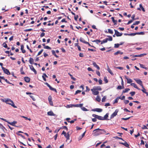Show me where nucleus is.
Returning <instances> with one entry per match:
<instances>
[{
    "label": "nucleus",
    "instance_id": "obj_52",
    "mask_svg": "<svg viewBox=\"0 0 148 148\" xmlns=\"http://www.w3.org/2000/svg\"><path fill=\"white\" fill-rule=\"evenodd\" d=\"M108 32L111 34H112L113 33V31L110 29H108Z\"/></svg>",
    "mask_w": 148,
    "mask_h": 148
},
{
    "label": "nucleus",
    "instance_id": "obj_15",
    "mask_svg": "<svg viewBox=\"0 0 148 148\" xmlns=\"http://www.w3.org/2000/svg\"><path fill=\"white\" fill-rule=\"evenodd\" d=\"M24 79L25 82L27 83L29 82L30 80V78L27 77H24Z\"/></svg>",
    "mask_w": 148,
    "mask_h": 148
},
{
    "label": "nucleus",
    "instance_id": "obj_14",
    "mask_svg": "<svg viewBox=\"0 0 148 148\" xmlns=\"http://www.w3.org/2000/svg\"><path fill=\"white\" fill-rule=\"evenodd\" d=\"M130 85L133 86L134 88H136L138 90H140V89L137 87V85L134 83H131Z\"/></svg>",
    "mask_w": 148,
    "mask_h": 148
},
{
    "label": "nucleus",
    "instance_id": "obj_36",
    "mask_svg": "<svg viewBox=\"0 0 148 148\" xmlns=\"http://www.w3.org/2000/svg\"><path fill=\"white\" fill-rule=\"evenodd\" d=\"M96 100L98 102H100L101 101V98L99 96H97L96 99Z\"/></svg>",
    "mask_w": 148,
    "mask_h": 148
},
{
    "label": "nucleus",
    "instance_id": "obj_21",
    "mask_svg": "<svg viewBox=\"0 0 148 148\" xmlns=\"http://www.w3.org/2000/svg\"><path fill=\"white\" fill-rule=\"evenodd\" d=\"M95 88V90H97L100 91L102 89L101 87L99 86H95L93 87Z\"/></svg>",
    "mask_w": 148,
    "mask_h": 148
},
{
    "label": "nucleus",
    "instance_id": "obj_60",
    "mask_svg": "<svg viewBox=\"0 0 148 148\" xmlns=\"http://www.w3.org/2000/svg\"><path fill=\"white\" fill-rule=\"evenodd\" d=\"M60 130V128H59L58 129V130H55L54 131V132L55 133H58V132Z\"/></svg>",
    "mask_w": 148,
    "mask_h": 148
},
{
    "label": "nucleus",
    "instance_id": "obj_1",
    "mask_svg": "<svg viewBox=\"0 0 148 148\" xmlns=\"http://www.w3.org/2000/svg\"><path fill=\"white\" fill-rule=\"evenodd\" d=\"M106 132L104 129L97 128L93 131L92 134L93 136H96L102 134H105Z\"/></svg>",
    "mask_w": 148,
    "mask_h": 148
},
{
    "label": "nucleus",
    "instance_id": "obj_13",
    "mask_svg": "<svg viewBox=\"0 0 148 148\" xmlns=\"http://www.w3.org/2000/svg\"><path fill=\"white\" fill-rule=\"evenodd\" d=\"M120 143L124 145L126 147H129V145L127 143L126 141H125L124 143Z\"/></svg>",
    "mask_w": 148,
    "mask_h": 148
},
{
    "label": "nucleus",
    "instance_id": "obj_62",
    "mask_svg": "<svg viewBox=\"0 0 148 148\" xmlns=\"http://www.w3.org/2000/svg\"><path fill=\"white\" fill-rule=\"evenodd\" d=\"M133 21L132 20H130L127 23V25H128L132 23Z\"/></svg>",
    "mask_w": 148,
    "mask_h": 148
},
{
    "label": "nucleus",
    "instance_id": "obj_40",
    "mask_svg": "<svg viewBox=\"0 0 148 148\" xmlns=\"http://www.w3.org/2000/svg\"><path fill=\"white\" fill-rule=\"evenodd\" d=\"M137 35H144L145 34V32H136Z\"/></svg>",
    "mask_w": 148,
    "mask_h": 148
},
{
    "label": "nucleus",
    "instance_id": "obj_9",
    "mask_svg": "<svg viewBox=\"0 0 148 148\" xmlns=\"http://www.w3.org/2000/svg\"><path fill=\"white\" fill-rule=\"evenodd\" d=\"M134 79L137 84L140 85L141 86H143V85L142 82L140 79Z\"/></svg>",
    "mask_w": 148,
    "mask_h": 148
},
{
    "label": "nucleus",
    "instance_id": "obj_31",
    "mask_svg": "<svg viewBox=\"0 0 148 148\" xmlns=\"http://www.w3.org/2000/svg\"><path fill=\"white\" fill-rule=\"evenodd\" d=\"M108 69H107V70L112 75H114V74L112 73V71L111 70V69L109 68L108 66Z\"/></svg>",
    "mask_w": 148,
    "mask_h": 148
},
{
    "label": "nucleus",
    "instance_id": "obj_61",
    "mask_svg": "<svg viewBox=\"0 0 148 148\" xmlns=\"http://www.w3.org/2000/svg\"><path fill=\"white\" fill-rule=\"evenodd\" d=\"M140 67L143 68H144L146 69V67H144V65L143 64H140Z\"/></svg>",
    "mask_w": 148,
    "mask_h": 148
},
{
    "label": "nucleus",
    "instance_id": "obj_3",
    "mask_svg": "<svg viewBox=\"0 0 148 148\" xmlns=\"http://www.w3.org/2000/svg\"><path fill=\"white\" fill-rule=\"evenodd\" d=\"M91 91L92 92V94L95 95H97L99 94V92L97 90H95V89L93 87V88L91 89Z\"/></svg>",
    "mask_w": 148,
    "mask_h": 148
},
{
    "label": "nucleus",
    "instance_id": "obj_18",
    "mask_svg": "<svg viewBox=\"0 0 148 148\" xmlns=\"http://www.w3.org/2000/svg\"><path fill=\"white\" fill-rule=\"evenodd\" d=\"M92 64L98 70H99L100 69L99 67L96 64V62H93Z\"/></svg>",
    "mask_w": 148,
    "mask_h": 148
},
{
    "label": "nucleus",
    "instance_id": "obj_25",
    "mask_svg": "<svg viewBox=\"0 0 148 148\" xmlns=\"http://www.w3.org/2000/svg\"><path fill=\"white\" fill-rule=\"evenodd\" d=\"M109 114L108 113H107L104 116V117H103V120H109L108 119H107V118Z\"/></svg>",
    "mask_w": 148,
    "mask_h": 148
},
{
    "label": "nucleus",
    "instance_id": "obj_47",
    "mask_svg": "<svg viewBox=\"0 0 148 148\" xmlns=\"http://www.w3.org/2000/svg\"><path fill=\"white\" fill-rule=\"evenodd\" d=\"M43 49H41L40 51L38 53V54H37V56L40 55L43 52Z\"/></svg>",
    "mask_w": 148,
    "mask_h": 148
},
{
    "label": "nucleus",
    "instance_id": "obj_37",
    "mask_svg": "<svg viewBox=\"0 0 148 148\" xmlns=\"http://www.w3.org/2000/svg\"><path fill=\"white\" fill-rule=\"evenodd\" d=\"M60 129H65L67 131L68 130V129L67 128V127L66 126H62L60 128Z\"/></svg>",
    "mask_w": 148,
    "mask_h": 148
},
{
    "label": "nucleus",
    "instance_id": "obj_38",
    "mask_svg": "<svg viewBox=\"0 0 148 148\" xmlns=\"http://www.w3.org/2000/svg\"><path fill=\"white\" fill-rule=\"evenodd\" d=\"M119 99V98L118 97H117L116 98V99L115 100V101L114 102V103H116L118 102V101Z\"/></svg>",
    "mask_w": 148,
    "mask_h": 148
},
{
    "label": "nucleus",
    "instance_id": "obj_4",
    "mask_svg": "<svg viewBox=\"0 0 148 148\" xmlns=\"http://www.w3.org/2000/svg\"><path fill=\"white\" fill-rule=\"evenodd\" d=\"M0 119L1 120H3V121H5L7 122L8 124H10V125H12L13 126H15V127H18V126H16L15 124H14V123L13 122H10L8 121H7L6 119H3V118H0Z\"/></svg>",
    "mask_w": 148,
    "mask_h": 148
},
{
    "label": "nucleus",
    "instance_id": "obj_63",
    "mask_svg": "<svg viewBox=\"0 0 148 148\" xmlns=\"http://www.w3.org/2000/svg\"><path fill=\"white\" fill-rule=\"evenodd\" d=\"M63 53H65L66 52V50H65L63 47H62L61 49Z\"/></svg>",
    "mask_w": 148,
    "mask_h": 148
},
{
    "label": "nucleus",
    "instance_id": "obj_8",
    "mask_svg": "<svg viewBox=\"0 0 148 148\" xmlns=\"http://www.w3.org/2000/svg\"><path fill=\"white\" fill-rule=\"evenodd\" d=\"M118 111L119 110L118 109H116L114 112V113L111 115L110 119H112L113 118L114 116H116L117 115Z\"/></svg>",
    "mask_w": 148,
    "mask_h": 148
},
{
    "label": "nucleus",
    "instance_id": "obj_26",
    "mask_svg": "<svg viewBox=\"0 0 148 148\" xmlns=\"http://www.w3.org/2000/svg\"><path fill=\"white\" fill-rule=\"evenodd\" d=\"M29 62L31 64H34V60L33 58H29Z\"/></svg>",
    "mask_w": 148,
    "mask_h": 148
},
{
    "label": "nucleus",
    "instance_id": "obj_39",
    "mask_svg": "<svg viewBox=\"0 0 148 148\" xmlns=\"http://www.w3.org/2000/svg\"><path fill=\"white\" fill-rule=\"evenodd\" d=\"M104 81L106 83H107L108 82V80L107 79L106 77H104Z\"/></svg>",
    "mask_w": 148,
    "mask_h": 148
},
{
    "label": "nucleus",
    "instance_id": "obj_27",
    "mask_svg": "<svg viewBox=\"0 0 148 148\" xmlns=\"http://www.w3.org/2000/svg\"><path fill=\"white\" fill-rule=\"evenodd\" d=\"M51 52L52 53V54L54 55L56 58H58L59 56L56 55V53L55 51L54 50H52L51 51Z\"/></svg>",
    "mask_w": 148,
    "mask_h": 148
},
{
    "label": "nucleus",
    "instance_id": "obj_6",
    "mask_svg": "<svg viewBox=\"0 0 148 148\" xmlns=\"http://www.w3.org/2000/svg\"><path fill=\"white\" fill-rule=\"evenodd\" d=\"M92 116L93 117H95L96 118H97L99 120H103V117L96 115L95 114H93Z\"/></svg>",
    "mask_w": 148,
    "mask_h": 148
},
{
    "label": "nucleus",
    "instance_id": "obj_48",
    "mask_svg": "<svg viewBox=\"0 0 148 148\" xmlns=\"http://www.w3.org/2000/svg\"><path fill=\"white\" fill-rule=\"evenodd\" d=\"M3 45L4 47L5 48H7V45L5 42L3 43Z\"/></svg>",
    "mask_w": 148,
    "mask_h": 148
},
{
    "label": "nucleus",
    "instance_id": "obj_59",
    "mask_svg": "<svg viewBox=\"0 0 148 148\" xmlns=\"http://www.w3.org/2000/svg\"><path fill=\"white\" fill-rule=\"evenodd\" d=\"M99 84L100 85L102 84V81L101 79H99Z\"/></svg>",
    "mask_w": 148,
    "mask_h": 148
},
{
    "label": "nucleus",
    "instance_id": "obj_35",
    "mask_svg": "<svg viewBox=\"0 0 148 148\" xmlns=\"http://www.w3.org/2000/svg\"><path fill=\"white\" fill-rule=\"evenodd\" d=\"M140 8L142 9V10L143 12H145V10L144 8L143 7L142 5V4H140L139 5Z\"/></svg>",
    "mask_w": 148,
    "mask_h": 148
},
{
    "label": "nucleus",
    "instance_id": "obj_10",
    "mask_svg": "<svg viewBox=\"0 0 148 148\" xmlns=\"http://www.w3.org/2000/svg\"><path fill=\"white\" fill-rule=\"evenodd\" d=\"M114 31L115 32V34L117 36H121L123 34L122 33H119L117 30L114 29Z\"/></svg>",
    "mask_w": 148,
    "mask_h": 148
},
{
    "label": "nucleus",
    "instance_id": "obj_5",
    "mask_svg": "<svg viewBox=\"0 0 148 148\" xmlns=\"http://www.w3.org/2000/svg\"><path fill=\"white\" fill-rule=\"evenodd\" d=\"M2 70L5 73L8 75H10V71L7 69H6V68L3 67V66L2 67Z\"/></svg>",
    "mask_w": 148,
    "mask_h": 148
},
{
    "label": "nucleus",
    "instance_id": "obj_64",
    "mask_svg": "<svg viewBox=\"0 0 148 148\" xmlns=\"http://www.w3.org/2000/svg\"><path fill=\"white\" fill-rule=\"evenodd\" d=\"M96 73L97 75H98L99 76H100V72L98 71H96Z\"/></svg>",
    "mask_w": 148,
    "mask_h": 148
},
{
    "label": "nucleus",
    "instance_id": "obj_17",
    "mask_svg": "<svg viewBox=\"0 0 148 148\" xmlns=\"http://www.w3.org/2000/svg\"><path fill=\"white\" fill-rule=\"evenodd\" d=\"M47 114L49 116H55V114H54L52 111H50L48 112Z\"/></svg>",
    "mask_w": 148,
    "mask_h": 148
},
{
    "label": "nucleus",
    "instance_id": "obj_23",
    "mask_svg": "<svg viewBox=\"0 0 148 148\" xmlns=\"http://www.w3.org/2000/svg\"><path fill=\"white\" fill-rule=\"evenodd\" d=\"M111 19H112L113 23H114V25H117V21L115 20L114 18L113 17H111Z\"/></svg>",
    "mask_w": 148,
    "mask_h": 148
},
{
    "label": "nucleus",
    "instance_id": "obj_12",
    "mask_svg": "<svg viewBox=\"0 0 148 148\" xmlns=\"http://www.w3.org/2000/svg\"><path fill=\"white\" fill-rule=\"evenodd\" d=\"M29 67L30 69L35 74H36L37 73V72L34 68L33 66L32 65H29Z\"/></svg>",
    "mask_w": 148,
    "mask_h": 148
},
{
    "label": "nucleus",
    "instance_id": "obj_28",
    "mask_svg": "<svg viewBox=\"0 0 148 148\" xmlns=\"http://www.w3.org/2000/svg\"><path fill=\"white\" fill-rule=\"evenodd\" d=\"M123 52H121L119 51H117L116 52H115L114 53V55H117L119 54H123Z\"/></svg>",
    "mask_w": 148,
    "mask_h": 148
},
{
    "label": "nucleus",
    "instance_id": "obj_55",
    "mask_svg": "<svg viewBox=\"0 0 148 148\" xmlns=\"http://www.w3.org/2000/svg\"><path fill=\"white\" fill-rule=\"evenodd\" d=\"M81 92V91L79 90H77L75 92V95H76L78 93Z\"/></svg>",
    "mask_w": 148,
    "mask_h": 148
},
{
    "label": "nucleus",
    "instance_id": "obj_43",
    "mask_svg": "<svg viewBox=\"0 0 148 148\" xmlns=\"http://www.w3.org/2000/svg\"><path fill=\"white\" fill-rule=\"evenodd\" d=\"M20 71H21V74L24 75V74H25V73L23 71V68H21L20 69Z\"/></svg>",
    "mask_w": 148,
    "mask_h": 148
},
{
    "label": "nucleus",
    "instance_id": "obj_32",
    "mask_svg": "<svg viewBox=\"0 0 148 148\" xmlns=\"http://www.w3.org/2000/svg\"><path fill=\"white\" fill-rule=\"evenodd\" d=\"M124 86H123V85L122 86H118V87H117V89H124Z\"/></svg>",
    "mask_w": 148,
    "mask_h": 148
},
{
    "label": "nucleus",
    "instance_id": "obj_50",
    "mask_svg": "<svg viewBox=\"0 0 148 148\" xmlns=\"http://www.w3.org/2000/svg\"><path fill=\"white\" fill-rule=\"evenodd\" d=\"M108 37H109V38H108V40L109 41H111L112 40V38L111 36H108Z\"/></svg>",
    "mask_w": 148,
    "mask_h": 148
},
{
    "label": "nucleus",
    "instance_id": "obj_49",
    "mask_svg": "<svg viewBox=\"0 0 148 148\" xmlns=\"http://www.w3.org/2000/svg\"><path fill=\"white\" fill-rule=\"evenodd\" d=\"M135 14H133L131 18H132V20H133V21H134L135 20H136V18H135Z\"/></svg>",
    "mask_w": 148,
    "mask_h": 148
},
{
    "label": "nucleus",
    "instance_id": "obj_58",
    "mask_svg": "<svg viewBox=\"0 0 148 148\" xmlns=\"http://www.w3.org/2000/svg\"><path fill=\"white\" fill-rule=\"evenodd\" d=\"M32 30V29H26L24 30V31L25 32H28V31H30Z\"/></svg>",
    "mask_w": 148,
    "mask_h": 148
},
{
    "label": "nucleus",
    "instance_id": "obj_33",
    "mask_svg": "<svg viewBox=\"0 0 148 148\" xmlns=\"http://www.w3.org/2000/svg\"><path fill=\"white\" fill-rule=\"evenodd\" d=\"M130 90V89L129 88H126L123 91V93H125L127 92L128 91Z\"/></svg>",
    "mask_w": 148,
    "mask_h": 148
},
{
    "label": "nucleus",
    "instance_id": "obj_20",
    "mask_svg": "<svg viewBox=\"0 0 148 148\" xmlns=\"http://www.w3.org/2000/svg\"><path fill=\"white\" fill-rule=\"evenodd\" d=\"M24 46L23 45H21V50L22 51V52L23 53H25L26 52V51L24 49Z\"/></svg>",
    "mask_w": 148,
    "mask_h": 148
},
{
    "label": "nucleus",
    "instance_id": "obj_7",
    "mask_svg": "<svg viewBox=\"0 0 148 148\" xmlns=\"http://www.w3.org/2000/svg\"><path fill=\"white\" fill-rule=\"evenodd\" d=\"M45 84H46L48 87H49L50 89L51 90H53L55 91L56 92H57L56 90V89L53 88L51 87V86L47 83L46 82L45 83Z\"/></svg>",
    "mask_w": 148,
    "mask_h": 148
},
{
    "label": "nucleus",
    "instance_id": "obj_19",
    "mask_svg": "<svg viewBox=\"0 0 148 148\" xmlns=\"http://www.w3.org/2000/svg\"><path fill=\"white\" fill-rule=\"evenodd\" d=\"M66 139V141L68 140H69L70 139V135L69 132H68L64 136Z\"/></svg>",
    "mask_w": 148,
    "mask_h": 148
},
{
    "label": "nucleus",
    "instance_id": "obj_22",
    "mask_svg": "<svg viewBox=\"0 0 148 148\" xmlns=\"http://www.w3.org/2000/svg\"><path fill=\"white\" fill-rule=\"evenodd\" d=\"M141 86L142 88V89L141 90L144 93L147 94V95H148V93L146 91V90L144 88L143 85Z\"/></svg>",
    "mask_w": 148,
    "mask_h": 148
},
{
    "label": "nucleus",
    "instance_id": "obj_45",
    "mask_svg": "<svg viewBox=\"0 0 148 148\" xmlns=\"http://www.w3.org/2000/svg\"><path fill=\"white\" fill-rule=\"evenodd\" d=\"M119 44H118V43L115 44H114V47L116 48H117L119 47Z\"/></svg>",
    "mask_w": 148,
    "mask_h": 148
},
{
    "label": "nucleus",
    "instance_id": "obj_29",
    "mask_svg": "<svg viewBox=\"0 0 148 148\" xmlns=\"http://www.w3.org/2000/svg\"><path fill=\"white\" fill-rule=\"evenodd\" d=\"M92 42H95L97 44H98L99 43L101 42V41L100 40L97 39L94 40H92Z\"/></svg>",
    "mask_w": 148,
    "mask_h": 148
},
{
    "label": "nucleus",
    "instance_id": "obj_54",
    "mask_svg": "<svg viewBox=\"0 0 148 148\" xmlns=\"http://www.w3.org/2000/svg\"><path fill=\"white\" fill-rule=\"evenodd\" d=\"M132 116H131L132 117ZM131 117H128V118H121V119L122 120H128Z\"/></svg>",
    "mask_w": 148,
    "mask_h": 148
},
{
    "label": "nucleus",
    "instance_id": "obj_11",
    "mask_svg": "<svg viewBox=\"0 0 148 148\" xmlns=\"http://www.w3.org/2000/svg\"><path fill=\"white\" fill-rule=\"evenodd\" d=\"M125 78L127 79V83L128 84H130L131 82H132V79H131L130 78H127V77L126 76H125Z\"/></svg>",
    "mask_w": 148,
    "mask_h": 148
},
{
    "label": "nucleus",
    "instance_id": "obj_57",
    "mask_svg": "<svg viewBox=\"0 0 148 148\" xmlns=\"http://www.w3.org/2000/svg\"><path fill=\"white\" fill-rule=\"evenodd\" d=\"M116 68L120 70H123V67L120 66L117 67H116Z\"/></svg>",
    "mask_w": 148,
    "mask_h": 148
},
{
    "label": "nucleus",
    "instance_id": "obj_2",
    "mask_svg": "<svg viewBox=\"0 0 148 148\" xmlns=\"http://www.w3.org/2000/svg\"><path fill=\"white\" fill-rule=\"evenodd\" d=\"M3 101L5 102L7 104L11 106L14 108H17V107L15 105L13 101L9 98L7 99H5L3 100Z\"/></svg>",
    "mask_w": 148,
    "mask_h": 148
},
{
    "label": "nucleus",
    "instance_id": "obj_41",
    "mask_svg": "<svg viewBox=\"0 0 148 148\" xmlns=\"http://www.w3.org/2000/svg\"><path fill=\"white\" fill-rule=\"evenodd\" d=\"M136 35H137V33H131L129 34V36H133Z\"/></svg>",
    "mask_w": 148,
    "mask_h": 148
},
{
    "label": "nucleus",
    "instance_id": "obj_24",
    "mask_svg": "<svg viewBox=\"0 0 148 148\" xmlns=\"http://www.w3.org/2000/svg\"><path fill=\"white\" fill-rule=\"evenodd\" d=\"M108 40V38H106L104 39L101 42V44L102 45L103 43H106Z\"/></svg>",
    "mask_w": 148,
    "mask_h": 148
},
{
    "label": "nucleus",
    "instance_id": "obj_46",
    "mask_svg": "<svg viewBox=\"0 0 148 148\" xmlns=\"http://www.w3.org/2000/svg\"><path fill=\"white\" fill-rule=\"evenodd\" d=\"M44 48L49 49H51V47H49L48 46H45V47H44Z\"/></svg>",
    "mask_w": 148,
    "mask_h": 148
},
{
    "label": "nucleus",
    "instance_id": "obj_44",
    "mask_svg": "<svg viewBox=\"0 0 148 148\" xmlns=\"http://www.w3.org/2000/svg\"><path fill=\"white\" fill-rule=\"evenodd\" d=\"M135 94V92L134 91L131 92H130V94H131V95L132 96H134Z\"/></svg>",
    "mask_w": 148,
    "mask_h": 148
},
{
    "label": "nucleus",
    "instance_id": "obj_53",
    "mask_svg": "<svg viewBox=\"0 0 148 148\" xmlns=\"http://www.w3.org/2000/svg\"><path fill=\"white\" fill-rule=\"evenodd\" d=\"M48 100L49 101H52V97L51 95H49L48 97Z\"/></svg>",
    "mask_w": 148,
    "mask_h": 148
},
{
    "label": "nucleus",
    "instance_id": "obj_51",
    "mask_svg": "<svg viewBox=\"0 0 148 148\" xmlns=\"http://www.w3.org/2000/svg\"><path fill=\"white\" fill-rule=\"evenodd\" d=\"M30 97L32 99L33 101H35L36 100V99L34 96L30 95Z\"/></svg>",
    "mask_w": 148,
    "mask_h": 148
},
{
    "label": "nucleus",
    "instance_id": "obj_16",
    "mask_svg": "<svg viewBox=\"0 0 148 148\" xmlns=\"http://www.w3.org/2000/svg\"><path fill=\"white\" fill-rule=\"evenodd\" d=\"M94 111H96L98 112H101L102 111V110L100 108H95L92 110Z\"/></svg>",
    "mask_w": 148,
    "mask_h": 148
},
{
    "label": "nucleus",
    "instance_id": "obj_34",
    "mask_svg": "<svg viewBox=\"0 0 148 148\" xmlns=\"http://www.w3.org/2000/svg\"><path fill=\"white\" fill-rule=\"evenodd\" d=\"M69 75L71 77V78L73 79V80H74V81H75L76 80V79L75 78V77H74L73 75H71V74H70V73H68Z\"/></svg>",
    "mask_w": 148,
    "mask_h": 148
},
{
    "label": "nucleus",
    "instance_id": "obj_42",
    "mask_svg": "<svg viewBox=\"0 0 148 148\" xmlns=\"http://www.w3.org/2000/svg\"><path fill=\"white\" fill-rule=\"evenodd\" d=\"M140 23V21H136L133 24V25H137Z\"/></svg>",
    "mask_w": 148,
    "mask_h": 148
},
{
    "label": "nucleus",
    "instance_id": "obj_30",
    "mask_svg": "<svg viewBox=\"0 0 148 148\" xmlns=\"http://www.w3.org/2000/svg\"><path fill=\"white\" fill-rule=\"evenodd\" d=\"M80 41L81 42L85 44H86V42H87L84 39L81 37L80 39Z\"/></svg>",
    "mask_w": 148,
    "mask_h": 148
},
{
    "label": "nucleus",
    "instance_id": "obj_56",
    "mask_svg": "<svg viewBox=\"0 0 148 148\" xmlns=\"http://www.w3.org/2000/svg\"><path fill=\"white\" fill-rule=\"evenodd\" d=\"M82 110L84 111H88V110L84 107H82Z\"/></svg>",
    "mask_w": 148,
    "mask_h": 148
}]
</instances>
